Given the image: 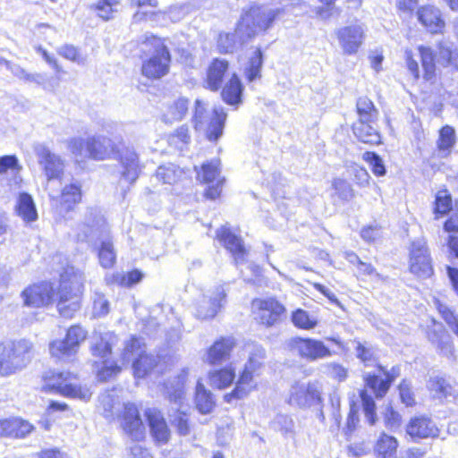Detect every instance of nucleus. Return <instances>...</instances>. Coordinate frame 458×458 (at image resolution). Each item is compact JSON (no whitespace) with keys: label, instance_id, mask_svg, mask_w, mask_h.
I'll list each match as a JSON object with an SVG mask.
<instances>
[{"label":"nucleus","instance_id":"1","mask_svg":"<svg viewBox=\"0 0 458 458\" xmlns=\"http://www.w3.org/2000/svg\"><path fill=\"white\" fill-rule=\"evenodd\" d=\"M85 276L74 267H66L60 275L57 293L51 283L42 282L33 284L22 292L27 306L41 307L51 303L56 296L57 310L64 318H72L81 308V295Z\"/></svg>","mask_w":458,"mask_h":458},{"label":"nucleus","instance_id":"2","mask_svg":"<svg viewBox=\"0 0 458 458\" xmlns=\"http://www.w3.org/2000/svg\"><path fill=\"white\" fill-rule=\"evenodd\" d=\"M68 149L77 161L85 157L96 160H105L117 154L122 165V178L128 182H134L140 171L139 157L134 149L123 148H117L114 141L105 136L98 135L86 140L73 138L68 141Z\"/></svg>","mask_w":458,"mask_h":458},{"label":"nucleus","instance_id":"3","mask_svg":"<svg viewBox=\"0 0 458 458\" xmlns=\"http://www.w3.org/2000/svg\"><path fill=\"white\" fill-rule=\"evenodd\" d=\"M80 233L78 238L86 241L97 235H100L101 244L98 251L100 265L105 268L113 267L115 262L116 253L106 231V221L100 213L94 208H89L85 214L82 223L78 225Z\"/></svg>","mask_w":458,"mask_h":458},{"label":"nucleus","instance_id":"4","mask_svg":"<svg viewBox=\"0 0 458 458\" xmlns=\"http://www.w3.org/2000/svg\"><path fill=\"white\" fill-rule=\"evenodd\" d=\"M32 344L27 340L0 345V374L7 376L23 369L30 360Z\"/></svg>","mask_w":458,"mask_h":458},{"label":"nucleus","instance_id":"5","mask_svg":"<svg viewBox=\"0 0 458 458\" xmlns=\"http://www.w3.org/2000/svg\"><path fill=\"white\" fill-rule=\"evenodd\" d=\"M194 126L197 131H203L210 141H216L223 134L226 114L223 107H215L211 114L206 110L200 100H196Z\"/></svg>","mask_w":458,"mask_h":458},{"label":"nucleus","instance_id":"6","mask_svg":"<svg viewBox=\"0 0 458 458\" xmlns=\"http://www.w3.org/2000/svg\"><path fill=\"white\" fill-rule=\"evenodd\" d=\"M123 364L132 362L135 377H145L157 364L154 356L145 351V344L141 338L132 336L126 344L122 355Z\"/></svg>","mask_w":458,"mask_h":458},{"label":"nucleus","instance_id":"7","mask_svg":"<svg viewBox=\"0 0 458 458\" xmlns=\"http://www.w3.org/2000/svg\"><path fill=\"white\" fill-rule=\"evenodd\" d=\"M114 338L115 336L109 333L95 335L91 338V353L101 360L102 367L98 371L100 380H106L121 371V367L109 360Z\"/></svg>","mask_w":458,"mask_h":458},{"label":"nucleus","instance_id":"8","mask_svg":"<svg viewBox=\"0 0 458 458\" xmlns=\"http://www.w3.org/2000/svg\"><path fill=\"white\" fill-rule=\"evenodd\" d=\"M75 377L69 372L52 373L46 377L43 388L46 391L55 392L64 396L78 398L83 401L89 400L91 393L86 387L74 383Z\"/></svg>","mask_w":458,"mask_h":458},{"label":"nucleus","instance_id":"9","mask_svg":"<svg viewBox=\"0 0 458 458\" xmlns=\"http://www.w3.org/2000/svg\"><path fill=\"white\" fill-rule=\"evenodd\" d=\"M321 384L318 381H295L290 386L286 402L295 407L308 408L321 403Z\"/></svg>","mask_w":458,"mask_h":458},{"label":"nucleus","instance_id":"10","mask_svg":"<svg viewBox=\"0 0 458 458\" xmlns=\"http://www.w3.org/2000/svg\"><path fill=\"white\" fill-rule=\"evenodd\" d=\"M280 11L266 9L262 7H252L242 17L237 26V33L245 31L247 38H250L258 31L266 30L279 14Z\"/></svg>","mask_w":458,"mask_h":458},{"label":"nucleus","instance_id":"11","mask_svg":"<svg viewBox=\"0 0 458 458\" xmlns=\"http://www.w3.org/2000/svg\"><path fill=\"white\" fill-rule=\"evenodd\" d=\"M251 310L254 319L267 327L279 323L286 310L285 307L273 297L254 299Z\"/></svg>","mask_w":458,"mask_h":458},{"label":"nucleus","instance_id":"12","mask_svg":"<svg viewBox=\"0 0 458 458\" xmlns=\"http://www.w3.org/2000/svg\"><path fill=\"white\" fill-rule=\"evenodd\" d=\"M287 348L293 354L311 362L333 354L322 341L313 338L292 337L287 342Z\"/></svg>","mask_w":458,"mask_h":458},{"label":"nucleus","instance_id":"13","mask_svg":"<svg viewBox=\"0 0 458 458\" xmlns=\"http://www.w3.org/2000/svg\"><path fill=\"white\" fill-rule=\"evenodd\" d=\"M33 151L47 179V189H48L52 180L60 179L63 175L64 161L59 155L52 152L49 148L43 143L34 144Z\"/></svg>","mask_w":458,"mask_h":458},{"label":"nucleus","instance_id":"14","mask_svg":"<svg viewBox=\"0 0 458 458\" xmlns=\"http://www.w3.org/2000/svg\"><path fill=\"white\" fill-rule=\"evenodd\" d=\"M226 293L223 285L215 286L203 293L196 303V317L200 319L215 318L225 303Z\"/></svg>","mask_w":458,"mask_h":458},{"label":"nucleus","instance_id":"15","mask_svg":"<svg viewBox=\"0 0 458 458\" xmlns=\"http://www.w3.org/2000/svg\"><path fill=\"white\" fill-rule=\"evenodd\" d=\"M156 49L154 54L142 64V74L148 79H159L169 72L171 56L167 47L156 39Z\"/></svg>","mask_w":458,"mask_h":458},{"label":"nucleus","instance_id":"16","mask_svg":"<svg viewBox=\"0 0 458 458\" xmlns=\"http://www.w3.org/2000/svg\"><path fill=\"white\" fill-rule=\"evenodd\" d=\"M410 271L421 278H428L433 273L431 259L424 239H418L410 247Z\"/></svg>","mask_w":458,"mask_h":458},{"label":"nucleus","instance_id":"17","mask_svg":"<svg viewBox=\"0 0 458 458\" xmlns=\"http://www.w3.org/2000/svg\"><path fill=\"white\" fill-rule=\"evenodd\" d=\"M338 45L344 55H355L365 39V29L361 24H352L335 30Z\"/></svg>","mask_w":458,"mask_h":458},{"label":"nucleus","instance_id":"18","mask_svg":"<svg viewBox=\"0 0 458 458\" xmlns=\"http://www.w3.org/2000/svg\"><path fill=\"white\" fill-rule=\"evenodd\" d=\"M186 375L187 371L183 370L182 375L178 377V386L173 393H168L169 400L174 403L175 407L174 409L178 412L177 416L174 420V423H175L179 434L182 436H186L190 433L186 412L182 410V400L184 399L183 384Z\"/></svg>","mask_w":458,"mask_h":458},{"label":"nucleus","instance_id":"19","mask_svg":"<svg viewBox=\"0 0 458 458\" xmlns=\"http://www.w3.org/2000/svg\"><path fill=\"white\" fill-rule=\"evenodd\" d=\"M48 196L62 211L67 213L81 201V186L78 182H72L64 186L61 194L49 191Z\"/></svg>","mask_w":458,"mask_h":458},{"label":"nucleus","instance_id":"20","mask_svg":"<svg viewBox=\"0 0 458 458\" xmlns=\"http://www.w3.org/2000/svg\"><path fill=\"white\" fill-rule=\"evenodd\" d=\"M417 18L420 24L430 33H443L445 21L441 11L433 5H425L418 9Z\"/></svg>","mask_w":458,"mask_h":458},{"label":"nucleus","instance_id":"21","mask_svg":"<svg viewBox=\"0 0 458 458\" xmlns=\"http://www.w3.org/2000/svg\"><path fill=\"white\" fill-rule=\"evenodd\" d=\"M406 431L412 438H436L439 437V428L428 417L418 416L411 419Z\"/></svg>","mask_w":458,"mask_h":458},{"label":"nucleus","instance_id":"22","mask_svg":"<svg viewBox=\"0 0 458 458\" xmlns=\"http://www.w3.org/2000/svg\"><path fill=\"white\" fill-rule=\"evenodd\" d=\"M257 375L256 370L245 368L240 375L234 389L226 394L224 399L227 403H231L233 400H240L247 397L251 391L257 387V382L255 376Z\"/></svg>","mask_w":458,"mask_h":458},{"label":"nucleus","instance_id":"23","mask_svg":"<svg viewBox=\"0 0 458 458\" xmlns=\"http://www.w3.org/2000/svg\"><path fill=\"white\" fill-rule=\"evenodd\" d=\"M377 369L380 372H384V378L370 373H364L363 378L366 385L371 388L377 397H383L388 391L393 380L399 376L400 369L394 367L391 371H385L384 368L380 365H377Z\"/></svg>","mask_w":458,"mask_h":458},{"label":"nucleus","instance_id":"24","mask_svg":"<svg viewBox=\"0 0 458 458\" xmlns=\"http://www.w3.org/2000/svg\"><path fill=\"white\" fill-rule=\"evenodd\" d=\"M145 415L154 440L158 444L167 443L170 437V431L161 412L155 408H149L146 411Z\"/></svg>","mask_w":458,"mask_h":458},{"label":"nucleus","instance_id":"25","mask_svg":"<svg viewBox=\"0 0 458 458\" xmlns=\"http://www.w3.org/2000/svg\"><path fill=\"white\" fill-rule=\"evenodd\" d=\"M123 429L133 439L140 440L144 437L145 428L140 418L137 407L132 403L124 405Z\"/></svg>","mask_w":458,"mask_h":458},{"label":"nucleus","instance_id":"26","mask_svg":"<svg viewBox=\"0 0 458 458\" xmlns=\"http://www.w3.org/2000/svg\"><path fill=\"white\" fill-rule=\"evenodd\" d=\"M216 238L233 255L236 262L243 261L246 250L240 237L229 228L222 226L216 231Z\"/></svg>","mask_w":458,"mask_h":458},{"label":"nucleus","instance_id":"27","mask_svg":"<svg viewBox=\"0 0 458 458\" xmlns=\"http://www.w3.org/2000/svg\"><path fill=\"white\" fill-rule=\"evenodd\" d=\"M234 345L235 342L233 337L220 338L208 350L206 361L211 365H216L227 360Z\"/></svg>","mask_w":458,"mask_h":458},{"label":"nucleus","instance_id":"28","mask_svg":"<svg viewBox=\"0 0 458 458\" xmlns=\"http://www.w3.org/2000/svg\"><path fill=\"white\" fill-rule=\"evenodd\" d=\"M15 210L17 215L26 223L30 224L38 219V212L32 197L26 193H21L17 199Z\"/></svg>","mask_w":458,"mask_h":458},{"label":"nucleus","instance_id":"29","mask_svg":"<svg viewBox=\"0 0 458 458\" xmlns=\"http://www.w3.org/2000/svg\"><path fill=\"white\" fill-rule=\"evenodd\" d=\"M376 123L363 122L353 125V133L357 139L364 143L377 145L381 142V136L374 126Z\"/></svg>","mask_w":458,"mask_h":458},{"label":"nucleus","instance_id":"30","mask_svg":"<svg viewBox=\"0 0 458 458\" xmlns=\"http://www.w3.org/2000/svg\"><path fill=\"white\" fill-rule=\"evenodd\" d=\"M242 90L243 86L240 79L233 73L223 88L221 96L223 100L228 105L238 106L242 103Z\"/></svg>","mask_w":458,"mask_h":458},{"label":"nucleus","instance_id":"31","mask_svg":"<svg viewBox=\"0 0 458 458\" xmlns=\"http://www.w3.org/2000/svg\"><path fill=\"white\" fill-rule=\"evenodd\" d=\"M228 70V62L224 59H216L209 66L207 77V88L216 91L221 88L223 77Z\"/></svg>","mask_w":458,"mask_h":458},{"label":"nucleus","instance_id":"32","mask_svg":"<svg viewBox=\"0 0 458 458\" xmlns=\"http://www.w3.org/2000/svg\"><path fill=\"white\" fill-rule=\"evenodd\" d=\"M249 38H247L245 31L237 33V29L233 33H220L217 38V47L221 53L228 54L233 53L238 44H243Z\"/></svg>","mask_w":458,"mask_h":458},{"label":"nucleus","instance_id":"33","mask_svg":"<svg viewBox=\"0 0 458 458\" xmlns=\"http://www.w3.org/2000/svg\"><path fill=\"white\" fill-rule=\"evenodd\" d=\"M428 340L437 347L440 354L447 358L454 357V344L446 332L433 330L428 333Z\"/></svg>","mask_w":458,"mask_h":458},{"label":"nucleus","instance_id":"34","mask_svg":"<svg viewBox=\"0 0 458 458\" xmlns=\"http://www.w3.org/2000/svg\"><path fill=\"white\" fill-rule=\"evenodd\" d=\"M184 171L178 165L169 163L160 165L156 172V178L163 183L174 184L182 180Z\"/></svg>","mask_w":458,"mask_h":458},{"label":"nucleus","instance_id":"35","mask_svg":"<svg viewBox=\"0 0 458 458\" xmlns=\"http://www.w3.org/2000/svg\"><path fill=\"white\" fill-rule=\"evenodd\" d=\"M355 344L356 357L365 366L378 365V351L375 346L367 342L360 343L359 341H355Z\"/></svg>","mask_w":458,"mask_h":458},{"label":"nucleus","instance_id":"36","mask_svg":"<svg viewBox=\"0 0 458 458\" xmlns=\"http://www.w3.org/2000/svg\"><path fill=\"white\" fill-rule=\"evenodd\" d=\"M397 446V440L394 437L382 434L375 447L377 458H396Z\"/></svg>","mask_w":458,"mask_h":458},{"label":"nucleus","instance_id":"37","mask_svg":"<svg viewBox=\"0 0 458 458\" xmlns=\"http://www.w3.org/2000/svg\"><path fill=\"white\" fill-rule=\"evenodd\" d=\"M195 404L199 412L203 414L209 413L215 406L211 392L208 391L199 381L197 382L196 386Z\"/></svg>","mask_w":458,"mask_h":458},{"label":"nucleus","instance_id":"38","mask_svg":"<svg viewBox=\"0 0 458 458\" xmlns=\"http://www.w3.org/2000/svg\"><path fill=\"white\" fill-rule=\"evenodd\" d=\"M244 352L249 355L245 368L258 371L265 359L266 352L264 348L255 343H247L244 345Z\"/></svg>","mask_w":458,"mask_h":458},{"label":"nucleus","instance_id":"39","mask_svg":"<svg viewBox=\"0 0 458 458\" xmlns=\"http://www.w3.org/2000/svg\"><path fill=\"white\" fill-rule=\"evenodd\" d=\"M356 109L359 115L357 123H376L378 112L369 98L367 97L359 98L356 103Z\"/></svg>","mask_w":458,"mask_h":458},{"label":"nucleus","instance_id":"40","mask_svg":"<svg viewBox=\"0 0 458 458\" xmlns=\"http://www.w3.org/2000/svg\"><path fill=\"white\" fill-rule=\"evenodd\" d=\"M234 378V369L230 367L216 369L209 373L211 386L218 389H224L229 386L233 382Z\"/></svg>","mask_w":458,"mask_h":458},{"label":"nucleus","instance_id":"41","mask_svg":"<svg viewBox=\"0 0 458 458\" xmlns=\"http://www.w3.org/2000/svg\"><path fill=\"white\" fill-rule=\"evenodd\" d=\"M49 352L52 357L60 360L71 359L77 352L65 340H55L49 344Z\"/></svg>","mask_w":458,"mask_h":458},{"label":"nucleus","instance_id":"42","mask_svg":"<svg viewBox=\"0 0 458 458\" xmlns=\"http://www.w3.org/2000/svg\"><path fill=\"white\" fill-rule=\"evenodd\" d=\"M263 64V57L260 49H256L252 55L249 58V62L245 67V76L251 82L261 76V67Z\"/></svg>","mask_w":458,"mask_h":458},{"label":"nucleus","instance_id":"43","mask_svg":"<svg viewBox=\"0 0 458 458\" xmlns=\"http://www.w3.org/2000/svg\"><path fill=\"white\" fill-rule=\"evenodd\" d=\"M332 187L335 190L334 195L343 203L351 201L355 196L352 186L344 179L335 178L332 181Z\"/></svg>","mask_w":458,"mask_h":458},{"label":"nucleus","instance_id":"44","mask_svg":"<svg viewBox=\"0 0 458 458\" xmlns=\"http://www.w3.org/2000/svg\"><path fill=\"white\" fill-rule=\"evenodd\" d=\"M187 111L188 100L186 98H179L169 106L167 113L163 115V120L165 123L182 120Z\"/></svg>","mask_w":458,"mask_h":458},{"label":"nucleus","instance_id":"45","mask_svg":"<svg viewBox=\"0 0 458 458\" xmlns=\"http://www.w3.org/2000/svg\"><path fill=\"white\" fill-rule=\"evenodd\" d=\"M420 59L422 67L424 69V78L427 81H429L432 79L434 72H435V61H436V55H434L432 49L428 47H419Z\"/></svg>","mask_w":458,"mask_h":458},{"label":"nucleus","instance_id":"46","mask_svg":"<svg viewBox=\"0 0 458 458\" xmlns=\"http://www.w3.org/2000/svg\"><path fill=\"white\" fill-rule=\"evenodd\" d=\"M292 321L295 327L305 330L313 329L318 324V320L314 316L301 309L293 313Z\"/></svg>","mask_w":458,"mask_h":458},{"label":"nucleus","instance_id":"47","mask_svg":"<svg viewBox=\"0 0 458 458\" xmlns=\"http://www.w3.org/2000/svg\"><path fill=\"white\" fill-rule=\"evenodd\" d=\"M121 0H99L95 5H92L98 15L105 21L113 17V13L117 12V7Z\"/></svg>","mask_w":458,"mask_h":458},{"label":"nucleus","instance_id":"48","mask_svg":"<svg viewBox=\"0 0 458 458\" xmlns=\"http://www.w3.org/2000/svg\"><path fill=\"white\" fill-rule=\"evenodd\" d=\"M191 137L187 126H181L168 137V142L171 146L183 150L190 143Z\"/></svg>","mask_w":458,"mask_h":458},{"label":"nucleus","instance_id":"49","mask_svg":"<svg viewBox=\"0 0 458 458\" xmlns=\"http://www.w3.org/2000/svg\"><path fill=\"white\" fill-rule=\"evenodd\" d=\"M428 387L431 392H434L438 397H446L451 394V386L447 381L438 376L430 377Z\"/></svg>","mask_w":458,"mask_h":458},{"label":"nucleus","instance_id":"50","mask_svg":"<svg viewBox=\"0 0 458 458\" xmlns=\"http://www.w3.org/2000/svg\"><path fill=\"white\" fill-rule=\"evenodd\" d=\"M87 338V331L80 326L71 327L66 333L65 340L78 352L82 342Z\"/></svg>","mask_w":458,"mask_h":458},{"label":"nucleus","instance_id":"51","mask_svg":"<svg viewBox=\"0 0 458 458\" xmlns=\"http://www.w3.org/2000/svg\"><path fill=\"white\" fill-rule=\"evenodd\" d=\"M455 131L450 126H445L441 129L438 140V148L440 151L448 153L454 145Z\"/></svg>","mask_w":458,"mask_h":458},{"label":"nucleus","instance_id":"52","mask_svg":"<svg viewBox=\"0 0 458 458\" xmlns=\"http://www.w3.org/2000/svg\"><path fill=\"white\" fill-rule=\"evenodd\" d=\"M10 422L13 425L11 428V437L23 438L27 435H29L34 428L33 426L30 424L28 421L19 418H12L10 419Z\"/></svg>","mask_w":458,"mask_h":458},{"label":"nucleus","instance_id":"53","mask_svg":"<svg viewBox=\"0 0 458 458\" xmlns=\"http://www.w3.org/2000/svg\"><path fill=\"white\" fill-rule=\"evenodd\" d=\"M437 307L450 330L458 338V318L446 305L437 302Z\"/></svg>","mask_w":458,"mask_h":458},{"label":"nucleus","instance_id":"54","mask_svg":"<svg viewBox=\"0 0 458 458\" xmlns=\"http://www.w3.org/2000/svg\"><path fill=\"white\" fill-rule=\"evenodd\" d=\"M323 373L338 380L344 381L348 376V370L342 365L335 362H329L321 366Z\"/></svg>","mask_w":458,"mask_h":458},{"label":"nucleus","instance_id":"55","mask_svg":"<svg viewBox=\"0 0 458 458\" xmlns=\"http://www.w3.org/2000/svg\"><path fill=\"white\" fill-rule=\"evenodd\" d=\"M219 161L213 160L208 164L202 165V173L199 174L198 176L201 178L205 182H212L219 176Z\"/></svg>","mask_w":458,"mask_h":458},{"label":"nucleus","instance_id":"56","mask_svg":"<svg viewBox=\"0 0 458 458\" xmlns=\"http://www.w3.org/2000/svg\"><path fill=\"white\" fill-rule=\"evenodd\" d=\"M273 427L284 435L292 434L294 430V422L288 415L277 414L273 420Z\"/></svg>","mask_w":458,"mask_h":458},{"label":"nucleus","instance_id":"57","mask_svg":"<svg viewBox=\"0 0 458 458\" xmlns=\"http://www.w3.org/2000/svg\"><path fill=\"white\" fill-rule=\"evenodd\" d=\"M363 159L368 162L371 167L373 174L377 176H383L386 174V167L382 158L374 152H365Z\"/></svg>","mask_w":458,"mask_h":458},{"label":"nucleus","instance_id":"58","mask_svg":"<svg viewBox=\"0 0 458 458\" xmlns=\"http://www.w3.org/2000/svg\"><path fill=\"white\" fill-rule=\"evenodd\" d=\"M453 45L450 42L440 41L438 44V52L437 55V62L443 65L448 66L452 64L453 59Z\"/></svg>","mask_w":458,"mask_h":458},{"label":"nucleus","instance_id":"59","mask_svg":"<svg viewBox=\"0 0 458 458\" xmlns=\"http://www.w3.org/2000/svg\"><path fill=\"white\" fill-rule=\"evenodd\" d=\"M360 399L367 421L370 425H374L376 421V413L375 402L373 398L368 394L366 391H361Z\"/></svg>","mask_w":458,"mask_h":458},{"label":"nucleus","instance_id":"60","mask_svg":"<svg viewBox=\"0 0 458 458\" xmlns=\"http://www.w3.org/2000/svg\"><path fill=\"white\" fill-rule=\"evenodd\" d=\"M142 278V274L139 270H133L127 274L116 273L114 276V281L123 286H131L139 283Z\"/></svg>","mask_w":458,"mask_h":458},{"label":"nucleus","instance_id":"61","mask_svg":"<svg viewBox=\"0 0 458 458\" xmlns=\"http://www.w3.org/2000/svg\"><path fill=\"white\" fill-rule=\"evenodd\" d=\"M110 310L109 301L101 293H95L93 301V315L94 317H104L108 314Z\"/></svg>","mask_w":458,"mask_h":458},{"label":"nucleus","instance_id":"62","mask_svg":"<svg viewBox=\"0 0 458 458\" xmlns=\"http://www.w3.org/2000/svg\"><path fill=\"white\" fill-rule=\"evenodd\" d=\"M57 53L64 58L78 64H81L84 61L83 58L81 57L78 49L72 45H64L60 47L57 49Z\"/></svg>","mask_w":458,"mask_h":458},{"label":"nucleus","instance_id":"63","mask_svg":"<svg viewBox=\"0 0 458 458\" xmlns=\"http://www.w3.org/2000/svg\"><path fill=\"white\" fill-rule=\"evenodd\" d=\"M451 197L445 192H439L436 199L435 211L441 215L447 213L451 208Z\"/></svg>","mask_w":458,"mask_h":458},{"label":"nucleus","instance_id":"64","mask_svg":"<svg viewBox=\"0 0 458 458\" xmlns=\"http://www.w3.org/2000/svg\"><path fill=\"white\" fill-rule=\"evenodd\" d=\"M352 173L356 184L361 187L369 184L370 176L365 168L356 165L352 168Z\"/></svg>","mask_w":458,"mask_h":458}]
</instances>
